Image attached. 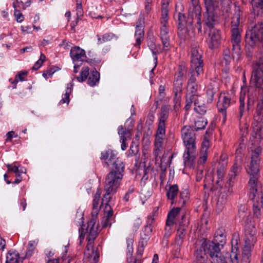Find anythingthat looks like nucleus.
I'll list each match as a JSON object with an SVG mask.
<instances>
[{"label":"nucleus","mask_w":263,"mask_h":263,"mask_svg":"<svg viewBox=\"0 0 263 263\" xmlns=\"http://www.w3.org/2000/svg\"><path fill=\"white\" fill-rule=\"evenodd\" d=\"M261 153V148L260 146H257L252 152L251 161L246 167L247 172L250 176L249 184L250 187L261 184L260 181H259L260 177V155Z\"/></svg>","instance_id":"obj_1"},{"label":"nucleus","mask_w":263,"mask_h":263,"mask_svg":"<svg viewBox=\"0 0 263 263\" xmlns=\"http://www.w3.org/2000/svg\"><path fill=\"white\" fill-rule=\"evenodd\" d=\"M94 219L90 220L88 222V225L86 228V232H89V235L87 237L88 243L86 246L87 251L85 252V256L89 258L92 257L94 263H97L100 257L99 253L98 251V248L96 250L93 249V241L96 238L98 233V227H95Z\"/></svg>","instance_id":"obj_2"},{"label":"nucleus","mask_w":263,"mask_h":263,"mask_svg":"<svg viewBox=\"0 0 263 263\" xmlns=\"http://www.w3.org/2000/svg\"><path fill=\"white\" fill-rule=\"evenodd\" d=\"M194 11L189 10L187 17L180 12L178 14V35L182 40H185L190 36V31L194 30L193 17Z\"/></svg>","instance_id":"obj_3"},{"label":"nucleus","mask_w":263,"mask_h":263,"mask_svg":"<svg viewBox=\"0 0 263 263\" xmlns=\"http://www.w3.org/2000/svg\"><path fill=\"white\" fill-rule=\"evenodd\" d=\"M245 39L250 45L257 44L263 46V21H258L249 28L246 31Z\"/></svg>","instance_id":"obj_4"},{"label":"nucleus","mask_w":263,"mask_h":263,"mask_svg":"<svg viewBox=\"0 0 263 263\" xmlns=\"http://www.w3.org/2000/svg\"><path fill=\"white\" fill-rule=\"evenodd\" d=\"M250 198L253 201V211L254 216L259 218L263 212V193L261 184L250 187Z\"/></svg>","instance_id":"obj_5"},{"label":"nucleus","mask_w":263,"mask_h":263,"mask_svg":"<svg viewBox=\"0 0 263 263\" xmlns=\"http://www.w3.org/2000/svg\"><path fill=\"white\" fill-rule=\"evenodd\" d=\"M201 244V248L203 249L205 252L209 254L213 259L212 262H217L223 263L225 261L224 256L222 255L221 252V246L218 244H216L212 241L206 240V239H202Z\"/></svg>","instance_id":"obj_6"},{"label":"nucleus","mask_w":263,"mask_h":263,"mask_svg":"<svg viewBox=\"0 0 263 263\" xmlns=\"http://www.w3.org/2000/svg\"><path fill=\"white\" fill-rule=\"evenodd\" d=\"M206 9L203 14V21L208 27H213V22H215L217 12L219 10V0H203Z\"/></svg>","instance_id":"obj_7"},{"label":"nucleus","mask_w":263,"mask_h":263,"mask_svg":"<svg viewBox=\"0 0 263 263\" xmlns=\"http://www.w3.org/2000/svg\"><path fill=\"white\" fill-rule=\"evenodd\" d=\"M239 24V18L237 17L235 24L232 25L231 29V42L232 43L233 58H236V61L239 60L241 55V50L240 46L241 33L238 28Z\"/></svg>","instance_id":"obj_8"},{"label":"nucleus","mask_w":263,"mask_h":263,"mask_svg":"<svg viewBox=\"0 0 263 263\" xmlns=\"http://www.w3.org/2000/svg\"><path fill=\"white\" fill-rule=\"evenodd\" d=\"M258 59L253 66L251 81L256 87L261 89L263 92V58L259 57ZM260 103H263V99Z\"/></svg>","instance_id":"obj_9"},{"label":"nucleus","mask_w":263,"mask_h":263,"mask_svg":"<svg viewBox=\"0 0 263 263\" xmlns=\"http://www.w3.org/2000/svg\"><path fill=\"white\" fill-rule=\"evenodd\" d=\"M114 173V172H110L107 175L104 185L105 190H107L108 192H113V194L117 192L123 176L120 173Z\"/></svg>","instance_id":"obj_10"},{"label":"nucleus","mask_w":263,"mask_h":263,"mask_svg":"<svg viewBox=\"0 0 263 263\" xmlns=\"http://www.w3.org/2000/svg\"><path fill=\"white\" fill-rule=\"evenodd\" d=\"M183 142L186 148H196L195 134L190 126H184L181 130Z\"/></svg>","instance_id":"obj_11"},{"label":"nucleus","mask_w":263,"mask_h":263,"mask_svg":"<svg viewBox=\"0 0 263 263\" xmlns=\"http://www.w3.org/2000/svg\"><path fill=\"white\" fill-rule=\"evenodd\" d=\"M256 231L254 227H249L245 230V248L252 249L256 241Z\"/></svg>","instance_id":"obj_12"},{"label":"nucleus","mask_w":263,"mask_h":263,"mask_svg":"<svg viewBox=\"0 0 263 263\" xmlns=\"http://www.w3.org/2000/svg\"><path fill=\"white\" fill-rule=\"evenodd\" d=\"M215 22H213V27H208L210 29L209 36L211 37L209 47L215 48L218 47L221 42V35L220 30L214 28Z\"/></svg>","instance_id":"obj_13"},{"label":"nucleus","mask_w":263,"mask_h":263,"mask_svg":"<svg viewBox=\"0 0 263 263\" xmlns=\"http://www.w3.org/2000/svg\"><path fill=\"white\" fill-rule=\"evenodd\" d=\"M226 230L223 228H220L216 231L214 240L212 241L220 245L221 248H223L226 243Z\"/></svg>","instance_id":"obj_14"},{"label":"nucleus","mask_w":263,"mask_h":263,"mask_svg":"<svg viewBox=\"0 0 263 263\" xmlns=\"http://www.w3.org/2000/svg\"><path fill=\"white\" fill-rule=\"evenodd\" d=\"M191 64H198L203 63L202 60V50L199 46L192 47L191 49Z\"/></svg>","instance_id":"obj_15"},{"label":"nucleus","mask_w":263,"mask_h":263,"mask_svg":"<svg viewBox=\"0 0 263 263\" xmlns=\"http://www.w3.org/2000/svg\"><path fill=\"white\" fill-rule=\"evenodd\" d=\"M195 148H186L183 155L184 163L185 166L191 167L194 163L195 157L194 155Z\"/></svg>","instance_id":"obj_16"},{"label":"nucleus","mask_w":263,"mask_h":263,"mask_svg":"<svg viewBox=\"0 0 263 263\" xmlns=\"http://www.w3.org/2000/svg\"><path fill=\"white\" fill-rule=\"evenodd\" d=\"M165 134V128L158 127L155 140V145L157 147V149L160 150L161 148H162Z\"/></svg>","instance_id":"obj_17"},{"label":"nucleus","mask_w":263,"mask_h":263,"mask_svg":"<svg viewBox=\"0 0 263 263\" xmlns=\"http://www.w3.org/2000/svg\"><path fill=\"white\" fill-rule=\"evenodd\" d=\"M253 136L263 139V121H254L252 123Z\"/></svg>","instance_id":"obj_18"},{"label":"nucleus","mask_w":263,"mask_h":263,"mask_svg":"<svg viewBox=\"0 0 263 263\" xmlns=\"http://www.w3.org/2000/svg\"><path fill=\"white\" fill-rule=\"evenodd\" d=\"M230 101L231 99L228 96H224L222 98V101L219 100L217 103L218 111L222 113L224 120L226 119V109L229 106Z\"/></svg>","instance_id":"obj_19"},{"label":"nucleus","mask_w":263,"mask_h":263,"mask_svg":"<svg viewBox=\"0 0 263 263\" xmlns=\"http://www.w3.org/2000/svg\"><path fill=\"white\" fill-rule=\"evenodd\" d=\"M70 54L73 61H78L83 57H86L85 50L77 46L71 48Z\"/></svg>","instance_id":"obj_20"},{"label":"nucleus","mask_w":263,"mask_h":263,"mask_svg":"<svg viewBox=\"0 0 263 263\" xmlns=\"http://www.w3.org/2000/svg\"><path fill=\"white\" fill-rule=\"evenodd\" d=\"M169 110V108L166 105L161 107L158 127L165 128V121L168 118Z\"/></svg>","instance_id":"obj_21"},{"label":"nucleus","mask_w":263,"mask_h":263,"mask_svg":"<svg viewBox=\"0 0 263 263\" xmlns=\"http://www.w3.org/2000/svg\"><path fill=\"white\" fill-rule=\"evenodd\" d=\"M180 208H176L171 210L168 215L166 221V225L167 227H171L174 223V219L180 212Z\"/></svg>","instance_id":"obj_22"},{"label":"nucleus","mask_w":263,"mask_h":263,"mask_svg":"<svg viewBox=\"0 0 263 263\" xmlns=\"http://www.w3.org/2000/svg\"><path fill=\"white\" fill-rule=\"evenodd\" d=\"M124 171V164L121 159L118 158L113 163V166L110 172H114V174L120 173L123 175Z\"/></svg>","instance_id":"obj_23"},{"label":"nucleus","mask_w":263,"mask_h":263,"mask_svg":"<svg viewBox=\"0 0 263 263\" xmlns=\"http://www.w3.org/2000/svg\"><path fill=\"white\" fill-rule=\"evenodd\" d=\"M116 155L114 153L113 151L108 149L104 152L101 153V159L104 160L107 166H109V163L115 159Z\"/></svg>","instance_id":"obj_24"},{"label":"nucleus","mask_w":263,"mask_h":263,"mask_svg":"<svg viewBox=\"0 0 263 263\" xmlns=\"http://www.w3.org/2000/svg\"><path fill=\"white\" fill-rule=\"evenodd\" d=\"M6 263H23V260L20 257L18 253L9 251L6 257Z\"/></svg>","instance_id":"obj_25"},{"label":"nucleus","mask_w":263,"mask_h":263,"mask_svg":"<svg viewBox=\"0 0 263 263\" xmlns=\"http://www.w3.org/2000/svg\"><path fill=\"white\" fill-rule=\"evenodd\" d=\"M178 192V186L177 184L172 185L169 187V189L166 193V196L168 199L172 201V204L173 203L174 200L177 196Z\"/></svg>","instance_id":"obj_26"},{"label":"nucleus","mask_w":263,"mask_h":263,"mask_svg":"<svg viewBox=\"0 0 263 263\" xmlns=\"http://www.w3.org/2000/svg\"><path fill=\"white\" fill-rule=\"evenodd\" d=\"M100 80V73L95 68L88 77L87 83L91 86H95Z\"/></svg>","instance_id":"obj_27"},{"label":"nucleus","mask_w":263,"mask_h":263,"mask_svg":"<svg viewBox=\"0 0 263 263\" xmlns=\"http://www.w3.org/2000/svg\"><path fill=\"white\" fill-rule=\"evenodd\" d=\"M193 9L195 10V16L197 17L198 21L196 24V27L198 29V31L199 33H201L202 32V27H201V8L200 6L195 5L193 4Z\"/></svg>","instance_id":"obj_28"},{"label":"nucleus","mask_w":263,"mask_h":263,"mask_svg":"<svg viewBox=\"0 0 263 263\" xmlns=\"http://www.w3.org/2000/svg\"><path fill=\"white\" fill-rule=\"evenodd\" d=\"M241 167L238 166L237 163H234L232 167L231 173L229 174V178L227 182V184L230 186L231 182L233 181V180L235 179L236 176L240 172Z\"/></svg>","instance_id":"obj_29"},{"label":"nucleus","mask_w":263,"mask_h":263,"mask_svg":"<svg viewBox=\"0 0 263 263\" xmlns=\"http://www.w3.org/2000/svg\"><path fill=\"white\" fill-rule=\"evenodd\" d=\"M228 195L226 193L221 192L218 196L217 202V209L221 211L227 203Z\"/></svg>","instance_id":"obj_30"},{"label":"nucleus","mask_w":263,"mask_h":263,"mask_svg":"<svg viewBox=\"0 0 263 263\" xmlns=\"http://www.w3.org/2000/svg\"><path fill=\"white\" fill-rule=\"evenodd\" d=\"M187 72V68L183 64L179 65L175 80L183 81Z\"/></svg>","instance_id":"obj_31"},{"label":"nucleus","mask_w":263,"mask_h":263,"mask_svg":"<svg viewBox=\"0 0 263 263\" xmlns=\"http://www.w3.org/2000/svg\"><path fill=\"white\" fill-rule=\"evenodd\" d=\"M245 43H246L245 48H246V55L248 57V58L249 60H250L252 59V57L253 55L254 48L256 46H260V45H259L257 44H255L254 45H250L248 43L247 39H245Z\"/></svg>","instance_id":"obj_32"},{"label":"nucleus","mask_w":263,"mask_h":263,"mask_svg":"<svg viewBox=\"0 0 263 263\" xmlns=\"http://www.w3.org/2000/svg\"><path fill=\"white\" fill-rule=\"evenodd\" d=\"M168 2H166V3H163L161 7V11H162V21H161V24L165 23V24H167V15H168Z\"/></svg>","instance_id":"obj_33"},{"label":"nucleus","mask_w":263,"mask_h":263,"mask_svg":"<svg viewBox=\"0 0 263 263\" xmlns=\"http://www.w3.org/2000/svg\"><path fill=\"white\" fill-rule=\"evenodd\" d=\"M118 134L120 136V139L131 138L130 130L126 129L122 125H120L118 128Z\"/></svg>","instance_id":"obj_34"},{"label":"nucleus","mask_w":263,"mask_h":263,"mask_svg":"<svg viewBox=\"0 0 263 263\" xmlns=\"http://www.w3.org/2000/svg\"><path fill=\"white\" fill-rule=\"evenodd\" d=\"M177 223L179 228L186 229L188 228L189 224V219L186 214H183L180 219L178 220Z\"/></svg>","instance_id":"obj_35"},{"label":"nucleus","mask_w":263,"mask_h":263,"mask_svg":"<svg viewBox=\"0 0 263 263\" xmlns=\"http://www.w3.org/2000/svg\"><path fill=\"white\" fill-rule=\"evenodd\" d=\"M89 68L87 66L84 67L81 71L80 75L77 77V80L80 82L85 81L89 74Z\"/></svg>","instance_id":"obj_36"},{"label":"nucleus","mask_w":263,"mask_h":263,"mask_svg":"<svg viewBox=\"0 0 263 263\" xmlns=\"http://www.w3.org/2000/svg\"><path fill=\"white\" fill-rule=\"evenodd\" d=\"M100 200H97L96 199H93V207H92V211L91 212V218L90 220L94 219L95 224H96V216L99 212L98 205L99 201Z\"/></svg>","instance_id":"obj_37"},{"label":"nucleus","mask_w":263,"mask_h":263,"mask_svg":"<svg viewBox=\"0 0 263 263\" xmlns=\"http://www.w3.org/2000/svg\"><path fill=\"white\" fill-rule=\"evenodd\" d=\"M206 254H207L206 252L204 251L201 247L199 250H197L196 252L197 263H204Z\"/></svg>","instance_id":"obj_38"},{"label":"nucleus","mask_w":263,"mask_h":263,"mask_svg":"<svg viewBox=\"0 0 263 263\" xmlns=\"http://www.w3.org/2000/svg\"><path fill=\"white\" fill-rule=\"evenodd\" d=\"M251 250L252 249L244 248L242 254L241 263H250Z\"/></svg>","instance_id":"obj_39"},{"label":"nucleus","mask_w":263,"mask_h":263,"mask_svg":"<svg viewBox=\"0 0 263 263\" xmlns=\"http://www.w3.org/2000/svg\"><path fill=\"white\" fill-rule=\"evenodd\" d=\"M174 92L175 96L182 94V81L175 80L174 82Z\"/></svg>","instance_id":"obj_40"},{"label":"nucleus","mask_w":263,"mask_h":263,"mask_svg":"<svg viewBox=\"0 0 263 263\" xmlns=\"http://www.w3.org/2000/svg\"><path fill=\"white\" fill-rule=\"evenodd\" d=\"M255 121H263V103H258L256 108Z\"/></svg>","instance_id":"obj_41"},{"label":"nucleus","mask_w":263,"mask_h":263,"mask_svg":"<svg viewBox=\"0 0 263 263\" xmlns=\"http://www.w3.org/2000/svg\"><path fill=\"white\" fill-rule=\"evenodd\" d=\"M203 63L191 64L190 72L198 76L202 71Z\"/></svg>","instance_id":"obj_42"},{"label":"nucleus","mask_w":263,"mask_h":263,"mask_svg":"<svg viewBox=\"0 0 263 263\" xmlns=\"http://www.w3.org/2000/svg\"><path fill=\"white\" fill-rule=\"evenodd\" d=\"M247 208L245 205H241L238 212V215L241 220H244L248 216Z\"/></svg>","instance_id":"obj_43"},{"label":"nucleus","mask_w":263,"mask_h":263,"mask_svg":"<svg viewBox=\"0 0 263 263\" xmlns=\"http://www.w3.org/2000/svg\"><path fill=\"white\" fill-rule=\"evenodd\" d=\"M208 124L206 120H204L203 118H200L199 120L195 122V127L196 130L203 129L205 128Z\"/></svg>","instance_id":"obj_44"},{"label":"nucleus","mask_w":263,"mask_h":263,"mask_svg":"<svg viewBox=\"0 0 263 263\" xmlns=\"http://www.w3.org/2000/svg\"><path fill=\"white\" fill-rule=\"evenodd\" d=\"M198 95L196 94L190 93V95L186 94V102H188L192 104L194 103L195 106H196L199 104L198 100Z\"/></svg>","instance_id":"obj_45"},{"label":"nucleus","mask_w":263,"mask_h":263,"mask_svg":"<svg viewBox=\"0 0 263 263\" xmlns=\"http://www.w3.org/2000/svg\"><path fill=\"white\" fill-rule=\"evenodd\" d=\"M233 53H232V55H231V51L229 49L226 48L223 51V59L225 61L226 65H228L230 63L231 61L232 58L234 60L236 59V58H233L232 56Z\"/></svg>","instance_id":"obj_46"},{"label":"nucleus","mask_w":263,"mask_h":263,"mask_svg":"<svg viewBox=\"0 0 263 263\" xmlns=\"http://www.w3.org/2000/svg\"><path fill=\"white\" fill-rule=\"evenodd\" d=\"M180 198L179 202L183 206L185 204L186 201L189 199L188 191L184 190L183 191H181L180 194Z\"/></svg>","instance_id":"obj_47"},{"label":"nucleus","mask_w":263,"mask_h":263,"mask_svg":"<svg viewBox=\"0 0 263 263\" xmlns=\"http://www.w3.org/2000/svg\"><path fill=\"white\" fill-rule=\"evenodd\" d=\"M105 190L106 191V193L103 196L101 206L103 205V204H105V206L110 205L109 202L110 201L111 197L108 196L111 194H114L113 192H108L107 190Z\"/></svg>","instance_id":"obj_48"},{"label":"nucleus","mask_w":263,"mask_h":263,"mask_svg":"<svg viewBox=\"0 0 263 263\" xmlns=\"http://www.w3.org/2000/svg\"><path fill=\"white\" fill-rule=\"evenodd\" d=\"M145 237H141L139 242L138 251L142 252L144 250V247L146 245L147 241L148 239V235L144 234Z\"/></svg>","instance_id":"obj_49"},{"label":"nucleus","mask_w":263,"mask_h":263,"mask_svg":"<svg viewBox=\"0 0 263 263\" xmlns=\"http://www.w3.org/2000/svg\"><path fill=\"white\" fill-rule=\"evenodd\" d=\"M152 134V131L151 130L150 127H148L146 130H144L142 140L145 142L146 144H147L150 142L149 138Z\"/></svg>","instance_id":"obj_50"},{"label":"nucleus","mask_w":263,"mask_h":263,"mask_svg":"<svg viewBox=\"0 0 263 263\" xmlns=\"http://www.w3.org/2000/svg\"><path fill=\"white\" fill-rule=\"evenodd\" d=\"M198 91L197 84H187V94L190 93L196 94Z\"/></svg>","instance_id":"obj_51"},{"label":"nucleus","mask_w":263,"mask_h":263,"mask_svg":"<svg viewBox=\"0 0 263 263\" xmlns=\"http://www.w3.org/2000/svg\"><path fill=\"white\" fill-rule=\"evenodd\" d=\"M186 229H183L181 228H178L177 230V235L176 239V240H182L184 239L185 236V231Z\"/></svg>","instance_id":"obj_52"},{"label":"nucleus","mask_w":263,"mask_h":263,"mask_svg":"<svg viewBox=\"0 0 263 263\" xmlns=\"http://www.w3.org/2000/svg\"><path fill=\"white\" fill-rule=\"evenodd\" d=\"M194 110L198 114L203 115L205 114L206 111V107L205 104H200L199 103L195 106Z\"/></svg>","instance_id":"obj_53"},{"label":"nucleus","mask_w":263,"mask_h":263,"mask_svg":"<svg viewBox=\"0 0 263 263\" xmlns=\"http://www.w3.org/2000/svg\"><path fill=\"white\" fill-rule=\"evenodd\" d=\"M245 99L244 97L240 96L239 98L240 106L239 108V117L240 118L243 116L245 111Z\"/></svg>","instance_id":"obj_54"},{"label":"nucleus","mask_w":263,"mask_h":263,"mask_svg":"<svg viewBox=\"0 0 263 263\" xmlns=\"http://www.w3.org/2000/svg\"><path fill=\"white\" fill-rule=\"evenodd\" d=\"M217 174L218 179L222 180L225 174V167L224 164H222L219 168L217 169Z\"/></svg>","instance_id":"obj_55"},{"label":"nucleus","mask_w":263,"mask_h":263,"mask_svg":"<svg viewBox=\"0 0 263 263\" xmlns=\"http://www.w3.org/2000/svg\"><path fill=\"white\" fill-rule=\"evenodd\" d=\"M71 90L70 88H67V91L65 94V97L63 98L60 101V103H66L68 104L70 101L69 96L71 93Z\"/></svg>","instance_id":"obj_56"},{"label":"nucleus","mask_w":263,"mask_h":263,"mask_svg":"<svg viewBox=\"0 0 263 263\" xmlns=\"http://www.w3.org/2000/svg\"><path fill=\"white\" fill-rule=\"evenodd\" d=\"M252 5L253 7L263 9V0H252Z\"/></svg>","instance_id":"obj_57"},{"label":"nucleus","mask_w":263,"mask_h":263,"mask_svg":"<svg viewBox=\"0 0 263 263\" xmlns=\"http://www.w3.org/2000/svg\"><path fill=\"white\" fill-rule=\"evenodd\" d=\"M207 97H208V102L210 103H212L214 99V96L215 93L214 89H208L206 91Z\"/></svg>","instance_id":"obj_58"},{"label":"nucleus","mask_w":263,"mask_h":263,"mask_svg":"<svg viewBox=\"0 0 263 263\" xmlns=\"http://www.w3.org/2000/svg\"><path fill=\"white\" fill-rule=\"evenodd\" d=\"M162 27L161 28V31H160V37H164V36H168V29L167 28L166 26V24H165V23L162 24Z\"/></svg>","instance_id":"obj_59"},{"label":"nucleus","mask_w":263,"mask_h":263,"mask_svg":"<svg viewBox=\"0 0 263 263\" xmlns=\"http://www.w3.org/2000/svg\"><path fill=\"white\" fill-rule=\"evenodd\" d=\"M145 18L143 15H140L136 23V28H144L145 27Z\"/></svg>","instance_id":"obj_60"},{"label":"nucleus","mask_w":263,"mask_h":263,"mask_svg":"<svg viewBox=\"0 0 263 263\" xmlns=\"http://www.w3.org/2000/svg\"><path fill=\"white\" fill-rule=\"evenodd\" d=\"M13 6L14 9H18V8H22L23 9H25L26 8L25 4L23 3V2L19 0H15V1L13 3Z\"/></svg>","instance_id":"obj_61"},{"label":"nucleus","mask_w":263,"mask_h":263,"mask_svg":"<svg viewBox=\"0 0 263 263\" xmlns=\"http://www.w3.org/2000/svg\"><path fill=\"white\" fill-rule=\"evenodd\" d=\"M14 15L18 22H22L24 20V16L19 9H14Z\"/></svg>","instance_id":"obj_62"},{"label":"nucleus","mask_w":263,"mask_h":263,"mask_svg":"<svg viewBox=\"0 0 263 263\" xmlns=\"http://www.w3.org/2000/svg\"><path fill=\"white\" fill-rule=\"evenodd\" d=\"M143 128V125L141 122H139L137 127V132L136 135V139L138 140L140 139V136L142 135V129Z\"/></svg>","instance_id":"obj_63"},{"label":"nucleus","mask_w":263,"mask_h":263,"mask_svg":"<svg viewBox=\"0 0 263 263\" xmlns=\"http://www.w3.org/2000/svg\"><path fill=\"white\" fill-rule=\"evenodd\" d=\"M105 213H106V217L108 219V218H111L114 214V211L111 208L110 205L105 206Z\"/></svg>","instance_id":"obj_64"}]
</instances>
